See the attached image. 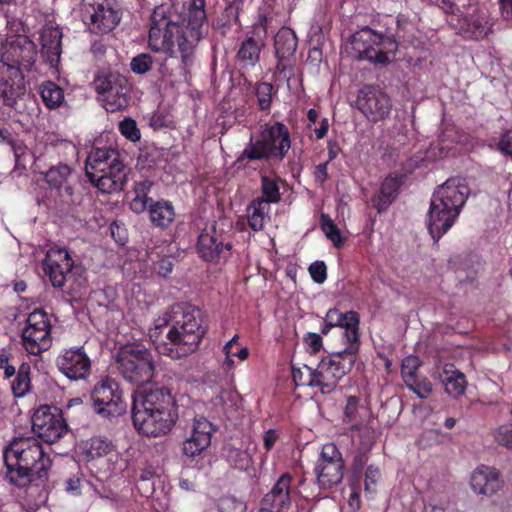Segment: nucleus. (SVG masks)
<instances>
[{"mask_svg":"<svg viewBox=\"0 0 512 512\" xmlns=\"http://www.w3.org/2000/svg\"><path fill=\"white\" fill-rule=\"evenodd\" d=\"M196 249L202 260L219 263L229 257L232 244L226 240L223 230H217L216 226L212 225L198 236Z\"/></svg>","mask_w":512,"mask_h":512,"instance_id":"a211bd4d","label":"nucleus"},{"mask_svg":"<svg viewBox=\"0 0 512 512\" xmlns=\"http://www.w3.org/2000/svg\"><path fill=\"white\" fill-rule=\"evenodd\" d=\"M39 93L48 109L58 108L64 101V91L53 81H45L39 86Z\"/></svg>","mask_w":512,"mask_h":512,"instance_id":"c9c22d12","label":"nucleus"},{"mask_svg":"<svg viewBox=\"0 0 512 512\" xmlns=\"http://www.w3.org/2000/svg\"><path fill=\"white\" fill-rule=\"evenodd\" d=\"M362 409L358 396L351 395L347 398L343 412V422L350 424L353 431H359L363 425Z\"/></svg>","mask_w":512,"mask_h":512,"instance_id":"f704fd0d","label":"nucleus"},{"mask_svg":"<svg viewBox=\"0 0 512 512\" xmlns=\"http://www.w3.org/2000/svg\"><path fill=\"white\" fill-rule=\"evenodd\" d=\"M445 392L453 397L458 398L465 393L467 380L463 372L456 369L452 363L445 364L440 375Z\"/></svg>","mask_w":512,"mask_h":512,"instance_id":"7c9ffc66","label":"nucleus"},{"mask_svg":"<svg viewBox=\"0 0 512 512\" xmlns=\"http://www.w3.org/2000/svg\"><path fill=\"white\" fill-rule=\"evenodd\" d=\"M269 211L270 206L262 200L253 199L247 208L249 227L255 232L263 230L265 218Z\"/></svg>","mask_w":512,"mask_h":512,"instance_id":"e433bc0d","label":"nucleus"},{"mask_svg":"<svg viewBox=\"0 0 512 512\" xmlns=\"http://www.w3.org/2000/svg\"><path fill=\"white\" fill-rule=\"evenodd\" d=\"M51 327L49 316L43 309L29 313L21 333L24 349L35 356L47 351L52 345Z\"/></svg>","mask_w":512,"mask_h":512,"instance_id":"9b49d317","label":"nucleus"},{"mask_svg":"<svg viewBox=\"0 0 512 512\" xmlns=\"http://www.w3.org/2000/svg\"><path fill=\"white\" fill-rule=\"evenodd\" d=\"M381 42V34L369 27L362 28L351 37V45L358 58L368 60L371 63L383 61V53L378 50V43Z\"/></svg>","mask_w":512,"mask_h":512,"instance_id":"b1692460","label":"nucleus"},{"mask_svg":"<svg viewBox=\"0 0 512 512\" xmlns=\"http://www.w3.org/2000/svg\"><path fill=\"white\" fill-rule=\"evenodd\" d=\"M120 133L128 140L136 142L140 140L141 134L136 121L130 117L124 118L119 122Z\"/></svg>","mask_w":512,"mask_h":512,"instance_id":"8fccbe9b","label":"nucleus"},{"mask_svg":"<svg viewBox=\"0 0 512 512\" xmlns=\"http://www.w3.org/2000/svg\"><path fill=\"white\" fill-rule=\"evenodd\" d=\"M115 363L118 372L127 382L142 387L149 383L155 373V361L152 353L140 343L121 346L116 354Z\"/></svg>","mask_w":512,"mask_h":512,"instance_id":"6e6552de","label":"nucleus"},{"mask_svg":"<svg viewBox=\"0 0 512 512\" xmlns=\"http://www.w3.org/2000/svg\"><path fill=\"white\" fill-rule=\"evenodd\" d=\"M264 46L260 38L247 36L239 45L236 59L242 68L255 67Z\"/></svg>","mask_w":512,"mask_h":512,"instance_id":"2f4dec72","label":"nucleus"},{"mask_svg":"<svg viewBox=\"0 0 512 512\" xmlns=\"http://www.w3.org/2000/svg\"><path fill=\"white\" fill-rule=\"evenodd\" d=\"M421 362L417 356L410 355L405 357L401 363V375L404 383H414V378L418 376V369Z\"/></svg>","mask_w":512,"mask_h":512,"instance_id":"49530a36","label":"nucleus"},{"mask_svg":"<svg viewBox=\"0 0 512 512\" xmlns=\"http://www.w3.org/2000/svg\"><path fill=\"white\" fill-rule=\"evenodd\" d=\"M71 175V168L67 164L52 166L45 173V182L53 197V203L56 208L65 210L75 203L74 189L69 184L68 178Z\"/></svg>","mask_w":512,"mask_h":512,"instance_id":"f3484780","label":"nucleus"},{"mask_svg":"<svg viewBox=\"0 0 512 512\" xmlns=\"http://www.w3.org/2000/svg\"><path fill=\"white\" fill-rule=\"evenodd\" d=\"M303 343L306 351L311 355H316L323 348V339L318 333H306L303 337Z\"/></svg>","mask_w":512,"mask_h":512,"instance_id":"603ef678","label":"nucleus"},{"mask_svg":"<svg viewBox=\"0 0 512 512\" xmlns=\"http://www.w3.org/2000/svg\"><path fill=\"white\" fill-rule=\"evenodd\" d=\"M321 229L326 237L333 243L336 248H340L343 245V238L340 229L333 222L327 214H322L320 217Z\"/></svg>","mask_w":512,"mask_h":512,"instance_id":"37998d69","label":"nucleus"},{"mask_svg":"<svg viewBox=\"0 0 512 512\" xmlns=\"http://www.w3.org/2000/svg\"><path fill=\"white\" fill-rule=\"evenodd\" d=\"M173 268L174 262L170 256L161 257L153 263V271L163 278L168 277L173 271Z\"/></svg>","mask_w":512,"mask_h":512,"instance_id":"4d7b16f0","label":"nucleus"},{"mask_svg":"<svg viewBox=\"0 0 512 512\" xmlns=\"http://www.w3.org/2000/svg\"><path fill=\"white\" fill-rule=\"evenodd\" d=\"M360 316L358 312L350 314L349 321L343 325L344 333L343 339L345 340L346 347L344 350L339 351L345 357L354 360L356 362L357 354L360 350Z\"/></svg>","mask_w":512,"mask_h":512,"instance_id":"c756f323","label":"nucleus"},{"mask_svg":"<svg viewBox=\"0 0 512 512\" xmlns=\"http://www.w3.org/2000/svg\"><path fill=\"white\" fill-rule=\"evenodd\" d=\"M74 266V261L69 252L62 247L54 245L49 248L43 260V270L53 287L64 286L68 274Z\"/></svg>","mask_w":512,"mask_h":512,"instance_id":"412c9836","label":"nucleus"},{"mask_svg":"<svg viewBox=\"0 0 512 512\" xmlns=\"http://www.w3.org/2000/svg\"><path fill=\"white\" fill-rule=\"evenodd\" d=\"M350 489L351 493L349 495L348 505L356 512L361 508L360 481L350 480Z\"/></svg>","mask_w":512,"mask_h":512,"instance_id":"13d9d810","label":"nucleus"},{"mask_svg":"<svg viewBox=\"0 0 512 512\" xmlns=\"http://www.w3.org/2000/svg\"><path fill=\"white\" fill-rule=\"evenodd\" d=\"M151 223L161 229H167L175 220V210L168 200L151 202L148 208Z\"/></svg>","mask_w":512,"mask_h":512,"instance_id":"473e14b6","label":"nucleus"},{"mask_svg":"<svg viewBox=\"0 0 512 512\" xmlns=\"http://www.w3.org/2000/svg\"><path fill=\"white\" fill-rule=\"evenodd\" d=\"M470 189L461 178H450L431 197L427 227L435 243L454 225Z\"/></svg>","mask_w":512,"mask_h":512,"instance_id":"39448f33","label":"nucleus"},{"mask_svg":"<svg viewBox=\"0 0 512 512\" xmlns=\"http://www.w3.org/2000/svg\"><path fill=\"white\" fill-rule=\"evenodd\" d=\"M398 48V43L397 41L393 38V37H390V36H384L381 34V42L378 43V51H380L381 53L384 54V56H382V60L381 62H374V64H385L389 61V57L388 55L389 54H393L396 52Z\"/></svg>","mask_w":512,"mask_h":512,"instance_id":"3c124183","label":"nucleus"},{"mask_svg":"<svg viewBox=\"0 0 512 512\" xmlns=\"http://www.w3.org/2000/svg\"><path fill=\"white\" fill-rule=\"evenodd\" d=\"M10 135L11 134L8 131V129L0 128V139L2 141H7L11 145L14 152L16 165H19L21 158L24 155V149L21 146L17 145L16 142L10 138Z\"/></svg>","mask_w":512,"mask_h":512,"instance_id":"bf43d9fd","label":"nucleus"},{"mask_svg":"<svg viewBox=\"0 0 512 512\" xmlns=\"http://www.w3.org/2000/svg\"><path fill=\"white\" fill-rule=\"evenodd\" d=\"M355 313H356V311H353V310L342 313L337 308H331L327 311L325 319H326V321L331 322V324L334 327L342 328L343 325L345 324V322L349 321L350 314H355Z\"/></svg>","mask_w":512,"mask_h":512,"instance_id":"5fc2aeb1","label":"nucleus"},{"mask_svg":"<svg viewBox=\"0 0 512 512\" xmlns=\"http://www.w3.org/2000/svg\"><path fill=\"white\" fill-rule=\"evenodd\" d=\"M62 32L58 28L44 29L41 34V55L44 60L53 68L60 63L62 54Z\"/></svg>","mask_w":512,"mask_h":512,"instance_id":"cd10ccee","label":"nucleus"},{"mask_svg":"<svg viewBox=\"0 0 512 512\" xmlns=\"http://www.w3.org/2000/svg\"><path fill=\"white\" fill-rule=\"evenodd\" d=\"M405 385L421 399H426L432 392V383L430 380L426 377H420L419 375L414 378V383L410 384L406 382Z\"/></svg>","mask_w":512,"mask_h":512,"instance_id":"09e8293b","label":"nucleus"},{"mask_svg":"<svg viewBox=\"0 0 512 512\" xmlns=\"http://www.w3.org/2000/svg\"><path fill=\"white\" fill-rule=\"evenodd\" d=\"M30 373V364L26 362L21 363L14 375L15 379L11 383V391L14 397L21 398L29 392L31 386Z\"/></svg>","mask_w":512,"mask_h":512,"instance_id":"4c0bfd02","label":"nucleus"},{"mask_svg":"<svg viewBox=\"0 0 512 512\" xmlns=\"http://www.w3.org/2000/svg\"><path fill=\"white\" fill-rule=\"evenodd\" d=\"M94 88L107 112L114 113L128 107L131 85L121 73L109 69L99 71L94 78Z\"/></svg>","mask_w":512,"mask_h":512,"instance_id":"1a4fd4ad","label":"nucleus"},{"mask_svg":"<svg viewBox=\"0 0 512 512\" xmlns=\"http://www.w3.org/2000/svg\"><path fill=\"white\" fill-rule=\"evenodd\" d=\"M292 479L290 473L282 474L271 491L264 496L262 504L272 507L276 512H283L284 509H288L291 504L290 488Z\"/></svg>","mask_w":512,"mask_h":512,"instance_id":"a878e982","label":"nucleus"},{"mask_svg":"<svg viewBox=\"0 0 512 512\" xmlns=\"http://www.w3.org/2000/svg\"><path fill=\"white\" fill-rule=\"evenodd\" d=\"M205 0H190L171 6H157L152 15L148 34V46L156 53L179 57L182 68L187 71L195 60L196 49L207 33Z\"/></svg>","mask_w":512,"mask_h":512,"instance_id":"f257e3e1","label":"nucleus"},{"mask_svg":"<svg viewBox=\"0 0 512 512\" xmlns=\"http://www.w3.org/2000/svg\"><path fill=\"white\" fill-rule=\"evenodd\" d=\"M403 183V175L389 174L382 182L379 193L374 195L371 199L373 207H375L379 213L386 211L397 198Z\"/></svg>","mask_w":512,"mask_h":512,"instance_id":"bb28decb","label":"nucleus"},{"mask_svg":"<svg viewBox=\"0 0 512 512\" xmlns=\"http://www.w3.org/2000/svg\"><path fill=\"white\" fill-rule=\"evenodd\" d=\"M328 161L334 160L341 152V147L337 140L330 139L327 141Z\"/></svg>","mask_w":512,"mask_h":512,"instance_id":"774afa93","label":"nucleus"},{"mask_svg":"<svg viewBox=\"0 0 512 512\" xmlns=\"http://www.w3.org/2000/svg\"><path fill=\"white\" fill-rule=\"evenodd\" d=\"M298 45V39L294 31L288 27L281 28L274 38L275 53L278 58L277 69H286L283 61L294 56Z\"/></svg>","mask_w":512,"mask_h":512,"instance_id":"c85d7f7f","label":"nucleus"},{"mask_svg":"<svg viewBox=\"0 0 512 512\" xmlns=\"http://www.w3.org/2000/svg\"><path fill=\"white\" fill-rule=\"evenodd\" d=\"M89 29L96 34H107L115 29L121 20V11L115 0H94L87 9Z\"/></svg>","mask_w":512,"mask_h":512,"instance_id":"aec40b11","label":"nucleus"},{"mask_svg":"<svg viewBox=\"0 0 512 512\" xmlns=\"http://www.w3.org/2000/svg\"><path fill=\"white\" fill-rule=\"evenodd\" d=\"M37 56L35 44L27 36L15 35L7 39L0 57V67H14L20 71L32 69Z\"/></svg>","mask_w":512,"mask_h":512,"instance_id":"dca6fc26","label":"nucleus"},{"mask_svg":"<svg viewBox=\"0 0 512 512\" xmlns=\"http://www.w3.org/2000/svg\"><path fill=\"white\" fill-rule=\"evenodd\" d=\"M25 91L22 71L14 67H0V99L4 105L14 107Z\"/></svg>","mask_w":512,"mask_h":512,"instance_id":"5701e85b","label":"nucleus"},{"mask_svg":"<svg viewBox=\"0 0 512 512\" xmlns=\"http://www.w3.org/2000/svg\"><path fill=\"white\" fill-rule=\"evenodd\" d=\"M291 148V138L288 127L282 122L267 125L258 139L251 135L246 148L236 159V164L249 161H282Z\"/></svg>","mask_w":512,"mask_h":512,"instance_id":"0eeeda50","label":"nucleus"},{"mask_svg":"<svg viewBox=\"0 0 512 512\" xmlns=\"http://www.w3.org/2000/svg\"><path fill=\"white\" fill-rule=\"evenodd\" d=\"M355 107L371 123L387 120L392 112L390 96L376 85H364L358 91Z\"/></svg>","mask_w":512,"mask_h":512,"instance_id":"ddd939ff","label":"nucleus"},{"mask_svg":"<svg viewBox=\"0 0 512 512\" xmlns=\"http://www.w3.org/2000/svg\"><path fill=\"white\" fill-rule=\"evenodd\" d=\"M328 164H329V161H327L325 163L318 164L315 167L314 179H315V182L319 186H322L328 180V178H329Z\"/></svg>","mask_w":512,"mask_h":512,"instance_id":"0e129e2a","label":"nucleus"},{"mask_svg":"<svg viewBox=\"0 0 512 512\" xmlns=\"http://www.w3.org/2000/svg\"><path fill=\"white\" fill-rule=\"evenodd\" d=\"M381 477V473L378 467L369 465L365 472V490L371 491V485H375Z\"/></svg>","mask_w":512,"mask_h":512,"instance_id":"e2e57ef3","label":"nucleus"},{"mask_svg":"<svg viewBox=\"0 0 512 512\" xmlns=\"http://www.w3.org/2000/svg\"><path fill=\"white\" fill-rule=\"evenodd\" d=\"M131 413L135 429L154 438L167 435L179 418L171 389L157 384L138 387L133 392Z\"/></svg>","mask_w":512,"mask_h":512,"instance_id":"7ed1b4c3","label":"nucleus"},{"mask_svg":"<svg viewBox=\"0 0 512 512\" xmlns=\"http://www.w3.org/2000/svg\"><path fill=\"white\" fill-rule=\"evenodd\" d=\"M3 459L6 478L17 487H25L34 481L44 483L48 478L50 456L34 437L13 438L3 451Z\"/></svg>","mask_w":512,"mask_h":512,"instance_id":"20e7f679","label":"nucleus"},{"mask_svg":"<svg viewBox=\"0 0 512 512\" xmlns=\"http://www.w3.org/2000/svg\"><path fill=\"white\" fill-rule=\"evenodd\" d=\"M215 430V426L205 417L194 418L190 434L182 443L183 455L190 458L200 456L211 445Z\"/></svg>","mask_w":512,"mask_h":512,"instance_id":"4be33fe9","label":"nucleus"},{"mask_svg":"<svg viewBox=\"0 0 512 512\" xmlns=\"http://www.w3.org/2000/svg\"><path fill=\"white\" fill-rule=\"evenodd\" d=\"M292 378L296 386L316 388L313 368L303 365V368L292 367Z\"/></svg>","mask_w":512,"mask_h":512,"instance_id":"c03bdc74","label":"nucleus"},{"mask_svg":"<svg viewBox=\"0 0 512 512\" xmlns=\"http://www.w3.org/2000/svg\"><path fill=\"white\" fill-rule=\"evenodd\" d=\"M112 451V442L104 437H93L86 444V456L89 459L106 456Z\"/></svg>","mask_w":512,"mask_h":512,"instance_id":"79ce46f5","label":"nucleus"},{"mask_svg":"<svg viewBox=\"0 0 512 512\" xmlns=\"http://www.w3.org/2000/svg\"><path fill=\"white\" fill-rule=\"evenodd\" d=\"M355 362L340 352L330 353L321 358L316 368H313L316 388L322 394L333 392L339 381L348 374Z\"/></svg>","mask_w":512,"mask_h":512,"instance_id":"f8f14e48","label":"nucleus"},{"mask_svg":"<svg viewBox=\"0 0 512 512\" xmlns=\"http://www.w3.org/2000/svg\"><path fill=\"white\" fill-rule=\"evenodd\" d=\"M308 270L315 283L322 284L327 279V266L324 261L313 262Z\"/></svg>","mask_w":512,"mask_h":512,"instance_id":"6e6d98bb","label":"nucleus"},{"mask_svg":"<svg viewBox=\"0 0 512 512\" xmlns=\"http://www.w3.org/2000/svg\"><path fill=\"white\" fill-rule=\"evenodd\" d=\"M85 171L89 181L103 193L122 191L129 168L114 148H95L87 157Z\"/></svg>","mask_w":512,"mask_h":512,"instance_id":"423d86ee","label":"nucleus"},{"mask_svg":"<svg viewBox=\"0 0 512 512\" xmlns=\"http://www.w3.org/2000/svg\"><path fill=\"white\" fill-rule=\"evenodd\" d=\"M502 484L499 471L484 465L478 467L470 479V485L474 492L488 496L500 490Z\"/></svg>","mask_w":512,"mask_h":512,"instance_id":"393cba45","label":"nucleus"},{"mask_svg":"<svg viewBox=\"0 0 512 512\" xmlns=\"http://www.w3.org/2000/svg\"><path fill=\"white\" fill-rule=\"evenodd\" d=\"M10 361L11 355L8 354L6 351H2L0 353V369L4 371L5 379H10L17 372L16 367L12 365Z\"/></svg>","mask_w":512,"mask_h":512,"instance_id":"052dcab7","label":"nucleus"},{"mask_svg":"<svg viewBox=\"0 0 512 512\" xmlns=\"http://www.w3.org/2000/svg\"><path fill=\"white\" fill-rule=\"evenodd\" d=\"M217 509L219 512H246L247 505L242 499L225 495L218 500Z\"/></svg>","mask_w":512,"mask_h":512,"instance_id":"a18cd8bd","label":"nucleus"},{"mask_svg":"<svg viewBox=\"0 0 512 512\" xmlns=\"http://www.w3.org/2000/svg\"><path fill=\"white\" fill-rule=\"evenodd\" d=\"M262 200L266 205L278 203L281 200L280 187L278 181L267 175L261 176V196L255 198Z\"/></svg>","mask_w":512,"mask_h":512,"instance_id":"a19ab883","label":"nucleus"},{"mask_svg":"<svg viewBox=\"0 0 512 512\" xmlns=\"http://www.w3.org/2000/svg\"><path fill=\"white\" fill-rule=\"evenodd\" d=\"M344 470V460L337 445L331 442L324 444L314 469L320 487L329 489L339 484Z\"/></svg>","mask_w":512,"mask_h":512,"instance_id":"4468645a","label":"nucleus"},{"mask_svg":"<svg viewBox=\"0 0 512 512\" xmlns=\"http://www.w3.org/2000/svg\"><path fill=\"white\" fill-rule=\"evenodd\" d=\"M368 456L366 453H360L354 457L352 470L353 475L351 480L360 481L361 473L364 465L366 464Z\"/></svg>","mask_w":512,"mask_h":512,"instance_id":"680f3d73","label":"nucleus"},{"mask_svg":"<svg viewBox=\"0 0 512 512\" xmlns=\"http://www.w3.org/2000/svg\"><path fill=\"white\" fill-rule=\"evenodd\" d=\"M90 398L94 412L105 419L121 416L127 410L119 383L108 376L94 385Z\"/></svg>","mask_w":512,"mask_h":512,"instance_id":"9d476101","label":"nucleus"},{"mask_svg":"<svg viewBox=\"0 0 512 512\" xmlns=\"http://www.w3.org/2000/svg\"><path fill=\"white\" fill-rule=\"evenodd\" d=\"M153 57L148 53H141L132 58L130 62L131 71L143 75L152 69Z\"/></svg>","mask_w":512,"mask_h":512,"instance_id":"de8ad7c7","label":"nucleus"},{"mask_svg":"<svg viewBox=\"0 0 512 512\" xmlns=\"http://www.w3.org/2000/svg\"><path fill=\"white\" fill-rule=\"evenodd\" d=\"M254 93L257 98L259 110L269 114L273 98L277 93L273 84L268 82H259L254 87Z\"/></svg>","mask_w":512,"mask_h":512,"instance_id":"ea45409f","label":"nucleus"},{"mask_svg":"<svg viewBox=\"0 0 512 512\" xmlns=\"http://www.w3.org/2000/svg\"><path fill=\"white\" fill-rule=\"evenodd\" d=\"M58 370L70 380H85L92 362L83 346L64 349L56 358Z\"/></svg>","mask_w":512,"mask_h":512,"instance_id":"6ab92c4d","label":"nucleus"},{"mask_svg":"<svg viewBox=\"0 0 512 512\" xmlns=\"http://www.w3.org/2000/svg\"><path fill=\"white\" fill-rule=\"evenodd\" d=\"M494 439L499 445L512 450V424L498 427L494 432Z\"/></svg>","mask_w":512,"mask_h":512,"instance_id":"864d4df0","label":"nucleus"},{"mask_svg":"<svg viewBox=\"0 0 512 512\" xmlns=\"http://www.w3.org/2000/svg\"><path fill=\"white\" fill-rule=\"evenodd\" d=\"M226 458L235 469L248 471L253 467V456L248 449L231 447L227 450Z\"/></svg>","mask_w":512,"mask_h":512,"instance_id":"58836bf2","label":"nucleus"},{"mask_svg":"<svg viewBox=\"0 0 512 512\" xmlns=\"http://www.w3.org/2000/svg\"><path fill=\"white\" fill-rule=\"evenodd\" d=\"M31 421L34 434L48 444L56 442L67 432L62 412L55 406H40Z\"/></svg>","mask_w":512,"mask_h":512,"instance_id":"2eb2a0df","label":"nucleus"},{"mask_svg":"<svg viewBox=\"0 0 512 512\" xmlns=\"http://www.w3.org/2000/svg\"><path fill=\"white\" fill-rule=\"evenodd\" d=\"M279 439V434L275 429L267 430L263 435V445L266 452L272 450Z\"/></svg>","mask_w":512,"mask_h":512,"instance_id":"338daca9","label":"nucleus"},{"mask_svg":"<svg viewBox=\"0 0 512 512\" xmlns=\"http://www.w3.org/2000/svg\"><path fill=\"white\" fill-rule=\"evenodd\" d=\"M201 310L174 305L155 320L149 337L159 354L181 359L196 351L205 334Z\"/></svg>","mask_w":512,"mask_h":512,"instance_id":"f03ea898","label":"nucleus"},{"mask_svg":"<svg viewBox=\"0 0 512 512\" xmlns=\"http://www.w3.org/2000/svg\"><path fill=\"white\" fill-rule=\"evenodd\" d=\"M153 186V181L145 179L143 181L135 182L133 185L134 197L130 201V209L137 214L144 212L149 208V204L154 202L148 197Z\"/></svg>","mask_w":512,"mask_h":512,"instance_id":"72a5a7b5","label":"nucleus"},{"mask_svg":"<svg viewBox=\"0 0 512 512\" xmlns=\"http://www.w3.org/2000/svg\"><path fill=\"white\" fill-rule=\"evenodd\" d=\"M498 145L503 153L512 155V128L501 135Z\"/></svg>","mask_w":512,"mask_h":512,"instance_id":"69168bd1","label":"nucleus"}]
</instances>
